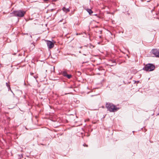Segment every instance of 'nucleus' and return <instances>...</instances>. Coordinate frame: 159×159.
Segmentation results:
<instances>
[{
	"label": "nucleus",
	"instance_id": "nucleus-1",
	"mask_svg": "<svg viewBox=\"0 0 159 159\" xmlns=\"http://www.w3.org/2000/svg\"><path fill=\"white\" fill-rule=\"evenodd\" d=\"M106 107L107 109V110L110 112H115L119 109V107H117L112 103L109 102L107 103L106 104Z\"/></svg>",
	"mask_w": 159,
	"mask_h": 159
},
{
	"label": "nucleus",
	"instance_id": "nucleus-2",
	"mask_svg": "<svg viewBox=\"0 0 159 159\" xmlns=\"http://www.w3.org/2000/svg\"><path fill=\"white\" fill-rule=\"evenodd\" d=\"M155 68V66L154 65L152 64L149 63L145 65L143 70L146 71H150L154 70Z\"/></svg>",
	"mask_w": 159,
	"mask_h": 159
},
{
	"label": "nucleus",
	"instance_id": "nucleus-3",
	"mask_svg": "<svg viewBox=\"0 0 159 159\" xmlns=\"http://www.w3.org/2000/svg\"><path fill=\"white\" fill-rule=\"evenodd\" d=\"M13 13L14 16L17 17H23L25 13V12L21 10L14 11Z\"/></svg>",
	"mask_w": 159,
	"mask_h": 159
},
{
	"label": "nucleus",
	"instance_id": "nucleus-4",
	"mask_svg": "<svg viewBox=\"0 0 159 159\" xmlns=\"http://www.w3.org/2000/svg\"><path fill=\"white\" fill-rule=\"evenodd\" d=\"M48 48L51 49L54 47V43L50 41L46 40Z\"/></svg>",
	"mask_w": 159,
	"mask_h": 159
},
{
	"label": "nucleus",
	"instance_id": "nucleus-5",
	"mask_svg": "<svg viewBox=\"0 0 159 159\" xmlns=\"http://www.w3.org/2000/svg\"><path fill=\"white\" fill-rule=\"evenodd\" d=\"M152 53L154 54L156 57H159V49H153L152 50Z\"/></svg>",
	"mask_w": 159,
	"mask_h": 159
},
{
	"label": "nucleus",
	"instance_id": "nucleus-6",
	"mask_svg": "<svg viewBox=\"0 0 159 159\" xmlns=\"http://www.w3.org/2000/svg\"><path fill=\"white\" fill-rule=\"evenodd\" d=\"M62 10L64 11L66 13L70 11V9L69 8H66L65 7H63Z\"/></svg>",
	"mask_w": 159,
	"mask_h": 159
},
{
	"label": "nucleus",
	"instance_id": "nucleus-7",
	"mask_svg": "<svg viewBox=\"0 0 159 159\" xmlns=\"http://www.w3.org/2000/svg\"><path fill=\"white\" fill-rule=\"evenodd\" d=\"M86 10L90 15H91L93 13V11L90 9H86Z\"/></svg>",
	"mask_w": 159,
	"mask_h": 159
},
{
	"label": "nucleus",
	"instance_id": "nucleus-8",
	"mask_svg": "<svg viewBox=\"0 0 159 159\" xmlns=\"http://www.w3.org/2000/svg\"><path fill=\"white\" fill-rule=\"evenodd\" d=\"M6 86H7V87L8 88V91L10 90L12 92V90H11V89L10 85H9V84L8 83H6Z\"/></svg>",
	"mask_w": 159,
	"mask_h": 159
},
{
	"label": "nucleus",
	"instance_id": "nucleus-9",
	"mask_svg": "<svg viewBox=\"0 0 159 159\" xmlns=\"http://www.w3.org/2000/svg\"><path fill=\"white\" fill-rule=\"evenodd\" d=\"M62 75L66 77V76L67 75V72L66 71H63L62 72Z\"/></svg>",
	"mask_w": 159,
	"mask_h": 159
},
{
	"label": "nucleus",
	"instance_id": "nucleus-10",
	"mask_svg": "<svg viewBox=\"0 0 159 159\" xmlns=\"http://www.w3.org/2000/svg\"><path fill=\"white\" fill-rule=\"evenodd\" d=\"M66 77L67 78L69 79H70L72 77V75H67Z\"/></svg>",
	"mask_w": 159,
	"mask_h": 159
},
{
	"label": "nucleus",
	"instance_id": "nucleus-11",
	"mask_svg": "<svg viewBox=\"0 0 159 159\" xmlns=\"http://www.w3.org/2000/svg\"><path fill=\"white\" fill-rule=\"evenodd\" d=\"M83 146L84 147H88V145H87L85 143H84V144H83Z\"/></svg>",
	"mask_w": 159,
	"mask_h": 159
},
{
	"label": "nucleus",
	"instance_id": "nucleus-12",
	"mask_svg": "<svg viewBox=\"0 0 159 159\" xmlns=\"http://www.w3.org/2000/svg\"><path fill=\"white\" fill-rule=\"evenodd\" d=\"M19 156L20 157H22V155H19Z\"/></svg>",
	"mask_w": 159,
	"mask_h": 159
},
{
	"label": "nucleus",
	"instance_id": "nucleus-13",
	"mask_svg": "<svg viewBox=\"0 0 159 159\" xmlns=\"http://www.w3.org/2000/svg\"><path fill=\"white\" fill-rule=\"evenodd\" d=\"M30 74L31 75H33L34 74V73H30Z\"/></svg>",
	"mask_w": 159,
	"mask_h": 159
},
{
	"label": "nucleus",
	"instance_id": "nucleus-14",
	"mask_svg": "<svg viewBox=\"0 0 159 159\" xmlns=\"http://www.w3.org/2000/svg\"><path fill=\"white\" fill-rule=\"evenodd\" d=\"M68 94V93H65V94L66 95V94Z\"/></svg>",
	"mask_w": 159,
	"mask_h": 159
},
{
	"label": "nucleus",
	"instance_id": "nucleus-15",
	"mask_svg": "<svg viewBox=\"0 0 159 159\" xmlns=\"http://www.w3.org/2000/svg\"><path fill=\"white\" fill-rule=\"evenodd\" d=\"M70 88H72V87H70Z\"/></svg>",
	"mask_w": 159,
	"mask_h": 159
}]
</instances>
